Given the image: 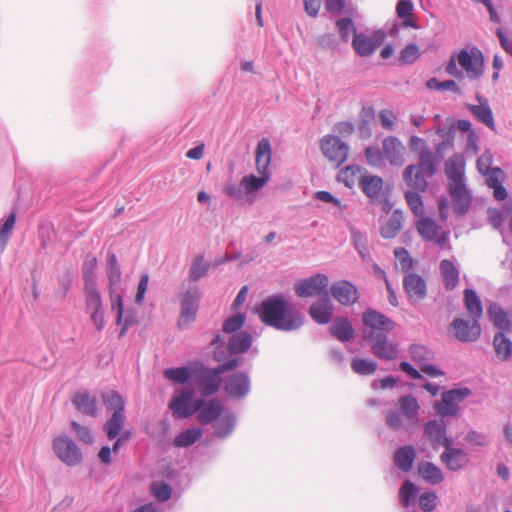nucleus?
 <instances>
[{"mask_svg": "<svg viewBox=\"0 0 512 512\" xmlns=\"http://www.w3.org/2000/svg\"><path fill=\"white\" fill-rule=\"evenodd\" d=\"M259 315L264 324L278 330H296L303 324V317L282 294L266 298Z\"/></svg>", "mask_w": 512, "mask_h": 512, "instance_id": "obj_1", "label": "nucleus"}, {"mask_svg": "<svg viewBox=\"0 0 512 512\" xmlns=\"http://www.w3.org/2000/svg\"><path fill=\"white\" fill-rule=\"evenodd\" d=\"M445 71L458 79L462 78L463 72H465L468 79L477 80L484 74L483 53L477 47L453 52L445 66Z\"/></svg>", "mask_w": 512, "mask_h": 512, "instance_id": "obj_2", "label": "nucleus"}, {"mask_svg": "<svg viewBox=\"0 0 512 512\" xmlns=\"http://www.w3.org/2000/svg\"><path fill=\"white\" fill-rule=\"evenodd\" d=\"M108 290L111 310L116 312V324L122 325L119 336L122 337L127 329L134 323L133 317H124V304L121 294L118 292L121 283V271L115 254H109L108 258Z\"/></svg>", "mask_w": 512, "mask_h": 512, "instance_id": "obj_3", "label": "nucleus"}, {"mask_svg": "<svg viewBox=\"0 0 512 512\" xmlns=\"http://www.w3.org/2000/svg\"><path fill=\"white\" fill-rule=\"evenodd\" d=\"M241 360L232 358L216 368L201 367L197 376V386L203 396H211L218 392L221 387V375L239 366Z\"/></svg>", "mask_w": 512, "mask_h": 512, "instance_id": "obj_4", "label": "nucleus"}, {"mask_svg": "<svg viewBox=\"0 0 512 512\" xmlns=\"http://www.w3.org/2000/svg\"><path fill=\"white\" fill-rule=\"evenodd\" d=\"M437 163L419 161L406 166L402 173L404 183L415 191H426L427 179L435 175Z\"/></svg>", "mask_w": 512, "mask_h": 512, "instance_id": "obj_5", "label": "nucleus"}, {"mask_svg": "<svg viewBox=\"0 0 512 512\" xmlns=\"http://www.w3.org/2000/svg\"><path fill=\"white\" fill-rule=\"evenodd\" d=\"M193 390H183L179 395L174 396L170 403L169 409L176 418H187L192 416L204 404V399L193 400Z\"/></svg>", "mask_w": 512, "mask_h": 512, "instance_id": "obj_6", "label": "nucleus"}, {"mask_svg": "<svg viewBox=\"0 0 512 512\" xmlns=\"http://www.w3.org/2000/svg\"><path fill=\"white\" fill-rule=\"evenodd\" d=\"M52 448L59 460L68 466H76L82 462L83 456L80 448L69 437H55L52 440Z\"/></svg>", "mask_w": 512, "mask_h": 512, "instance_id": "obj_7", "label": "nucleus"}, {"mask_svg": "<svg viewBox=\"0 0 512 512\" xmlns=\"http://www.w3.org/2000/svg\"><path fill=\"white\" fill-rule=\"evenodd\" d=\"M329 279L326 275L317 273L311 277L301 279L294 285L295 294L301 298L314 296H328Z\"/></svg>", "mask_w": 512, "mask_h": 512, "instance_id": "obj_8", "label": "nucleus"}, {"mask_svg": "<svg viewBox=\"0 0 512 512\" xmlns=\"http://www.w3.org/2000/svg\"><path fill=\"white\" fill-rule=\"evenodd\" d=\"M362 320L366 327L365 337L369 340L380 336L381 332H389L394 328V323L390 318L375 310L369 309L363 313Z\"/></svg>", "mask_w": 512, "mask_h": 512, "instance_id": "obj_9", "label": "nucleus"}, {"mask_svg": "<svg viewBox=\"0 0 512 512\" xmlns=\"http://www.w3.org/2000/svg\"><path fill=\"white\" fill-rule=\"evenodd\" d=\"M321 150L324 156L337 167L348 159V145L337 136H325L321 140Z\"/></svg>", "mask_w": 512, "mask_h": 512, "instance_id": "obj_10", "label": "nucleus"}, {"mask_svg": "<svg viewBox=\"0 0 512 512\" xmlns=\"http://www.w3.org/2000/svg\"><path fill=\"white\" fill-rule=\"evenodd\" d=\"M86 311L98 331L104 327V311L102 297L96 286H84Z\"/></svg>", "mask_w": 512, "mask_h": 512, "instance_id": "obj_11", "label": "nucleus"}, {"mask_svg": "<svg viewBox=\"0 0 512 512\" xmlns=\"http://www.w3.org/2000/svg\"><path fill=\"white\" fill-rule=\"evenodd\" d=\"M200 294L197 287L191 288L185 292L181 299V313L177 325L180 329L186 328L196 319L199 307Z\"/></svg>", "mask_w": 512, "mask_h": 512, "instance_id": "obj_12", "label": "nucleus"}, {"mask_svg": "<svg viewBox=\"0 0 512 512\" xmlns=\"http://www.w3.org/2000/svg\"><path fill=\"white\" fill-rule=\"evenodd\" d=\"M471 394L469 388H458L445 391L441 400L436 403V410L443 416H454L458 412V404Z\"/></svg>", "mask_w": 512, "mask_h": 512, "instance_id": "obj_13", "label": "nucleus"}, {"mask_svg": "<svg viewBox=\"0 0 512 512\" xmlns=\"http://www.w3.org/2000/svg\"><path fill=\"white\" fill-rule=\"evenodd\" d=\"M416 230L427 241H433L439 246L447 243L449 232L441 230L440 226L430 217H420L416 222Z\"/></svg>", "mask_w": 512, "mask_h": 512, "instance_id": "obj_14", "label": "nucleus"}, {"mask_svg": "<svg viewBox=\"0 0 512 512\" xmlns=\"http://www.w3.org/2000/svg\"><path fill=\"white\" fill-rule=\"evenodd\" d=\"M410 354L413 361L419 365L423 373L430 377H440L444 375L443 371L431 364L434 355L426 346L419 344L412 345Z\"/></svg>", "mask_w": 512, "mask_h": 512, "instance_id": "obj_15", "label": "nucleus"}, {"mask_svg": "<svg viewBox=\"0 0 512 512\" xmlns=\"http://www.w3.org/2000/svg\"><path fill=\"white\" fill-rule=\"evenodd\" d=\"M385 35L383 32L378 31L372 35L363 33L355 34L352 40V46L355 52L366 57L371 55L384 41Z\"/></svg>", "mask_w": 512, "mask_h": 512, "instance_id": "obj_16", "label": "nucleus"}, {"mask_svg": "<svg viewBox=\"0 0 512 512\" xmlns=\"http://www.w3.org/2000/svg\"><path fill=\"white\" fill-rule=\"evenodd\" d=\"M451 326L453 327L455 337L462 342L476 341L481 334L480 324L474 318H472V321L456 318Z\"/></svg>", "mask_w": 512, "mask_h": 512, "instance_id": "obj_17", "label": "nucleus"}, {"mask_svg": "<svg viewBox=\"0 0 512 512\" xmlns=\"http://www.w3.org/2000/svg\"><path fill=\"white\" fill-rule=\"evenodd\" d=\"M383 151L385 161L392 166H402L406 161V147L394 136H388L383 140Z\"/></svg>", "mask_w": 512, "mask_h": 512, "instance_id": "obj_18", "label": "nucleus"}, {"mask_svg": "<svg viewBox=\"0 0 512 512\" xmlns=\"http://www.w3.org/2000/svg\"><path fill=\"white\" fill-rule=\"evenodd\" d=\"M330 290L332 296L344 306H351L359 299L358 289L346 280L333 283Z\"/></svg>", "mask_w": 512, "mask_h": 512, "instance_id": "obj_19", "label": "nucleus"}, {"mask_svg": "<svg viewBox=\"0 0 512 512\" xmlns=\"http://www.w3.org/2000/svg\"><path fill=\"white\" fill-rule=\"evenodd\" d=\"M224 390L228 396L240 399L245 397L250 390V380L247 374L240 372L227 377Z\"/></svg>", "mask_w": 512, "mask_h": 512, "instance_id": "obj_20", "label": "nucleus"}, {"mask_svg": "<svg viewBox=\"0 0 512 512\" xmlns=\"http://www.w3.org/2000/svg\"><path fill=\"white\" fill-rule=\"evenodd\" d=\"M404 290L411 302H419L427 293L425 280L418 274L409 273L403 279Z\"/></svg>", "mask_w": 512, "mask_h": 512, "instance_id": "obj_21", "label": "nucleus"}, {"mask_svg": "<svg viewBox=\"0 0 512 512\" xmlns=\"http://www.w3.org/2000/svg\"><path fill=\"white\" fill-rule=\"evenodd\" d=\"M449 193L459 213H465L471 203V196L466 189L464 179L450 181Z\"/></svg>", "mask_w": 512, "mask_h": 512, "instance_id": "obj_22", "label": "nucleus"}, {"mask_svg": "<svg viewBox=\"0 0 512 512\" xmlns=\"http://www.w3.org/2000/svg\"><path fill=\"white\" fill-rule=\"evenodd\" d=\"M333 310L330 299L324 296L310 306L309 315L317 324L324 325L331 321Z\"/></svg>", "mask_w": 512, "mask_h": 512, "instance_id": "obj_23", "label": "nucleus"}, {"mask_svg": "<svg viewBox=\"0 0 512 512\" xmlns=\"http://www.w3.org/2000/svg\"><path fill=\"white\" fill-rule=\"evenodd\" d=\"M446 427L443 420L440 421H429L426 423L424 433L428 439L432 442L433 446L437 448L442 445L445 448H449L452 444L451 440L445 437Z\"/></svg>", "mask_w": 512, "mask_h": 512, "instance_id": "obj_24", "label": "nucleus"}, {"mask_svg": "<svg viewBox=\"0 0 512 512\" xmlns=\"http://www.w3.org/2000/svg\"><path fill=\"white\" fill-rule=\"evenodd\" d=\"M223 412V404L220 400L214 398L209 401L204 400V404L197 410V420L201 424L207 425L217 420Z\"/></svg>", "mask_w": 512, "mask_h": 512, "instance_id": "obj_25", "label": "nucleus"}, {"mask_svg": "<svg viewBox=\"0 0 512 512\" xmlns=\"http://www.w3.org/2000/svg\"><path fill=\"white\" fill-rule=\"evenodd\" d=\"M255 161L259 175L270 174L271 145L267 138H263L258 142L255 152Z\"/></svg>", "mask_w": 512, "mask_h": 512, "instance_id": "obj_26", "label": "nucleus"}, {"mask_svg": "<svg viewBox=\"0 0 512 512\" xmlns=\"http://www.w3.org/2000/svg\"><path fill=\"white\" fill-rule=\"evenodd\" d=\"M408 146L418 156L419 161L438 162L436 154L430 149L425 139L411 136L408 140Z\"/></svg>", "mask_w": 512, "mask_h": 512, "instance_id": "obj_27", "label": "nucleus"}, {"mask_svg": "<svg viewBox=\"0 0 512 512\" xmlns=\"http://www.w3.org/2000/svg\"><path fill=\"white\" fill-rule=\"evenodd\" d=\"M443 285L446 290H453L459 282L460 272L455 264L449 259H443L439 265Z\"/></svg>", "mask_w": 512, "mask_h": 512, "instance_id": "obj_28", "label": "nucleus"}, {"mask_svg": "<svg viewBox=\"0 0 512 512\" xmlns=\"http://www.w3.org/2000/svg\"><path fill=\"white\" fill-rule=\"evenodd\" d=\"M72 403L75 408L88 416L95 417L97 415V399L87 392H80L74 395Z\"/></svg>", "mask_w": 512, "mask_h": 512, "instance_id": "obj_29", "label": "nucleus"}, {"mask_svg": "<svg viewBox=\"0 0 512 512\" xmlns=\"http://www.w3.org/2000/svg\"><path fill=\"white\" fill-rule=\"evenodd\" d=\"M373 340L374 343L372 345L373 353L382 359L391 360L397 356L398 349L395 344L388 341L385 336H377Z\"/></svg>", "mask_w": 512, "mask_h": 512, "instance_id": "obj_30", "label": "nucleus"}, {"mask_svg": "<svg viewBox=\"0 0 512 512\" xmlns=\"http://www.w3.org/2000/svg\"><path fill=\"white\" fill-rule=\"evenodd\" d=\"M441 461L451 471H457L461 469L467 462L466 454L461 449L446 448L441 455Z\"/></svg>", "mask_w": 512, "mask_h": 512, "instance_id": "obj_31", "label": "nucleus"}, {"mask_svg": "<svg viewBox=\"0 0 512 512\" xmlns=\"http://www.w3.org/2000/svg\"><path fill=\"white\" fill-rule=\"evenodd\" d=\"M416 458V451L413 446L406 445L398 448L394 454V463L402 471L411 470Z\"/></svg>", "mask_w": 512, "mask_h": 512, "instance_id": "obj_32", "label": "nucleus"}, {"mask_svg": "<svg viewBox=\"0 0 512 512\" xmlns=\"http://www.w3.org/2000/svg\"><path fill=\"white\" fill-rule=\"evenodd\" d=\"M403 221V213L400 211H394L387 221L381 226V236L386 239L395 238L402 228Z\"/></svg>", "mask_w": 512, "mask_h": 512, "instance_id": "obj_33", "label": "nucleus"}, {"mask_svg": "<svg viewBox=\"0 0 512 512\" xmlns=\"http://www.w3.org/2000/svg\"><path fill=\"white\" fill-rule=\"evenodd\" d=\"M330 332L341 342L350 341L354 336V329L347 318H336L330 326Z\"/></svg>", "mask_w": 512, "mask_h": 512, "instance_id": "obj_34", "label": "nucleus"}, {"mask_svg": "<svg viewBox=\"0 0 512 512\" xmlns=\"http://www.w3.org/2000/svg\"><path fill=\"white\" fill-rule=\"evenodd\" d=\"M465 160L462 155L455 154L445 163V173L450 181L464 178Z\"/></svg>", "mask_w": 512, "mask_h": 512, "instance_id": "obj_35", "label": "nucleus"}, {"mask_svg": "<svg viewBox=\"0 0 512 512\" xmlns=\"http://www.w3.org/2000/svg\"><path fill=\"white\" fill-rule=\"evenodd\" d=\"M493 347L496 356L501 361H506L512 356V342L502 332L496 333L493 339Z\"/></svg>", "mask_w": 512, "mask_h": 512, "instance_id": "obj_36", "label": "nucleus"}, {"mask_svg": "<svg viewBox=\"0 0 512 512\" xmlns=\"http://www.w3.org/2000/svg\"><path fill=\"white\" fill-rule=\"evenodd\" d=\"M418 474L425 481L431 484H439L444 476L439 467L431 462H422L418 465Z\"/></svg>", "mask_w": 512, "mask_h": 512, "instance_id": "obj_37", "label": "nucleus"}, {"mask_svg": "<svg viewBox=\"0 0 512 512\" xmlns=\"http://www.w3.org/2000/svg\"><path fill=\"white\" fill-rule=\"evenodd\" d=\"M363 179L362 169L359 166L351 165L342 169L338 174V180L343 182L345 186L353 188L355 185L360 186Z\"/></svg>", "mask_w": 512, "mask_h": 512, "instance_id": "obj_38", "label": "nucleus"}, {"mask_svg": "<svg viewBox=\"0 0 512 512\" xmlns=\"http://www.w3.org/2000/svg\"><path fill=\"white\" fill-rule=\"evenodd\" d=\"M465 308L474 319H479L483 313L482 302L476 292L472 289L464 290Z\"/></svg>", "mask_w": 512, "mask_h": 512, "instance_id": "obj_39", "label": "nucleus"}, {"mask_svg": "<svg viewBox=\"0 0 512 512\" xmlns=\"http://www.w3.org/2000/svg\"><path fill=\"white\" fill-rule=\"evenodd\" d=\"M360 187L368 197L377 198L382 192L383 180L381 177L376 175L363 176V179L360 182Z\"/></svg>", "mask_w": 512, "mask_h": 512, "instance_id": "obj_40", "label": "nucleus"}, {"mask_svg": "<svg viewBox=\"0 0 512 512\" xmlns=\"http://www.w3.org/2000/svg\"><path fill=\"white\" fill-rule=\"evenodd\" d=\"M102 401L107 410L112 413L124 414L125 401L116 391L110 390L102 394Z\"/></svg>", "mask_w": 512, "mask_h": 512, "instance_id": "obj_41", "label": "nucleus"}, {"mask_svg": "<svg viewBox=\"0 0 512 512\" xmlns=\"http://www.w3.org/2000/svg\"><path fill=\"white\" fill-rule=\"evenodd\" d=\"M470 111L473 115L488 128L495 129V121L493 113L487 102L480 103L479 105H471Z\"/></svg>", "mask_w": 512, "mask_h": 512, "instance_id": "obj_42", "label": "nucleus"}, {"mask_svg": "<svg viewBox=\"0 0 512 512\" xmlns=\"http://www.w3.org/2000/svg\"><path fill=\"white\" fill-rule=\"evenodd\" d=\"M252 344V336L248 332H241L231 337L228 342V349L231 353H243L247 351Z\"/></svg>", "mask_w": 512, "mask_h": 512, "instance_id": "obj_43", "label": "nucleus"}, {"mask_svg": "<svg viewBox=\"0 0 512 512\" xmlns=\"http://www.w3.org/2000/svg\"><path fill=\"white\" fill-rule=\"evenodd\" d=\"M398 406L403 415L409 420H414L420 409L418 401L411 395L400 397L398 399Z\"/></svg>", "mask_w": 512, "mask_h": 512, "instance_id": "obj_44", "label": "nucleus"}, {"mask_svg": "<svg viewBox=\"0 0 512 512\" xmlns=\"http://www.w3.org/2000/svg\"><path fill=\"white\" fill-rule=\"evenodd\" d=\"M124 422V414L112 413L111 418L103 426V430L105 431L108 439L112 440L121 434Z\"/></svg>", "mask_w": 512, "mask_h": 512, "instance_id": "obj_45", "label": "nucleus"}, {"mask_svg": "<svg viewBox=\"0 0 512 512\" xmlns=\"http://www.w3.org/2000/svg\"><path fill=\"white\" fill-rule=\"evenodd\" d=\"M270 179V174L260 175L256 177L252 174L246 175L242 178L240 185L244 188L247 194H252L260 190Z\"/></svg>", "mask_w": 512, "mask_h": 512, "instance_id": "obj_46", "label": "nucleus"}, {"mask_svg": "<svg viewBox=\"0 0 512 512\" xmlns=\"http://www.w3.org/2000/svg\"><path fill=\"white\" fill-rule=\"evenodd\" d=\"M202 435L200 428L194 427L189 428L179 433L174 439V446L176 447H188L194 444Z\"/></svg>", "mask_w": 512, "mask_h": 512, "instance_id": "obj_47", "label": "nucleus"}, {"mask_svg": "<svg viewBox=\"0 0 512 512\" xmlns=\"http://www.w3.org/2000/svg\"><path fill=\"white\" fill-rule=\"evenodd\" d=\"M209 264L205 261L203 255H196L189 269V280L191 282L198 281L208 272Z\"/></svg>", "mask_w": 512, "mask_h": 512, "instance_id": "obj_48", "label": "nucleus"}, {"mask_svg": "<svg viewBox=\"0 0 512 512\" xmlns=\"http://www.w3.org/2000/svg\"><path fill=\"white\" fill-rule=\"evenodd\" d=\"M488 316L495 326L502 330L510 328L508 314L499 306L491 305L488 309Z\"/></svg>", "mask_w": 512, "mask_h": 512, "instance_id": "obj_49", "label": "nucleus"}, {"mask_svg": "<svg viewBox=\"0 0 512 512\" xmlns=\"http://www.w3.org/2000/svg\"><path fill=\"white\" fill-rule=\"evenodd\" d=\"M420 192L421 191L410 189L404 193L409 208L411 209L412 213L419 218L424 215V204L422 197L419 194Z\"/></svg>", "mask_w": 512, "mask_h": 512, "instance_id": "obj_50", "label": "nucleus"}, {"mask_svg": "<svg viewBox=\"0 0 512 512\" xmlns=\"http://www.w3.org/2000/svg\"><path fill=\"white\" fill-rule=\"evenodd\" d=\"M234 427V415L230 413L224 414L214 425L215 434L221 438L227 437L233 431Z\"/></svg>", "mask_w": 512, "mask_h": 512, "instance_id": "obj_51", "label": "nucleus"}, {"mask_svg": "<svg viewBox=\"0 0 512 512\" xmlns=\"http://www.w3.org/2000/svg\"><path fill=\"white\" fill-rule=\"evenodd\" d=\"M97 268L96 257H87L83 265L84 286H96L95 276Z\"/></svg>", "mask_w": 512, "mask_h": 512, "instance_id": "obj_52", "label": "nucleus"}, {"mask_svg": "<svg viewBox=\"0 0 512 512\" xmlns=\"http://www.w3.org/2000/svg\"><path fill=\"white\" fill-rule=\"evenodd\" d=\"M163 374L168 380L172 382L184 384L189 380L191 371L187 367H179L166 369L164 370Z\"/></svg>", "mask_w": 512, "mask_h": 512, "instance_id": "obj_53", "label": "nucleus"}, {"mask_svg": "<svg viewBox=\"0 0 512 512\" xmlns=\"http://www.w3.org/2000/svg\"><path fill=\"white\" fill-rule=\"evenodd\" d=\"M150 491L160 502L169 500L172 493L171 486L163 481L153 482L150 486Z\"/></svg>", "mask_w": 512, "mask_h": 512, "instance_id": "obj_54", "label": "nucleus"}, {"mask_svg": "<svg viewBox=\"0 0 512 512\" xmlns=\"http://www.w3.org/2000/svg\"><path fill=\"white\" fill-rule=\"evenodd\" d=\"M367 163L372 167H382L385 164L384 151L378 147H367L365 149Z\"/></svg>", "mask_w": 512, "mask_h": 512, "instance_id": "obj_55", "label": "nucleus"}, {"mask_svg": "<svg viewBox=\"0 0 512 512\" xmlns=\"http://www.w3.org/2000/svg\"><path fill=\"white\" fill-rule=\"evenodd\" d=\"M336 27L341 39L348 42L351 35H355L356 27L350 18H341L336 21Z\"/></svg>", "mask_w": 512, "mask_h": 512, "instance_id": "obj_56", "label": "nucleus"}, {"mask_svg": "<svg viewBox=\"0 0 512 512\" xmlns=\"http://www.w3.org/2000/svg\"><path fill=\"white\" fill-rule=\"evenodd\" d=\"M429 89L434 90H450L454 93L461 94L459 85L454 80L438 81L436 78H431L426 83Z\"/></svg>", "mask_w": 512, "mask_h": 512, "instance_id": "obj_57", "label": "nucleus"}, {"mask_svg": "<svg viewBox=\"0 0 512 512\" xmlns=\"http://www.w3.org/2000/svg\"><path fill=\"white\" fill-rule=\"evenodd\" d=\"M421 56L419 47L416 44L406 45L400 52L399 60L402 64H411Z\"/></svg>", "mask_w": 512, "mask_h": 512, "instance_id": "obj_58", "label": "nucleus"}, {"mask_svg": "<svg viewBox=\"0 0 512 512\" xmlns=\"http://www.w3.org/2000/svg\"><path fill=\"white\" fill-rule=\"evenodd\" d=\"M354 372L360 375H371L376 371V364L365 359H354L351 363Z\"/></svg>", "mask_w": 512, "mask_h": 512, "instance_id": "obj_59", "label": "nucleus"}, {"mask_svg": "<svg viewBox=\"0 0 512 512\" xmlns=\"http://www.w3.org/2000/svg\"><path fill=\"white\" fill-rule=\"evenodd\" d=\"M416 486L409 480H406L399 491V496L404 507H409L411 499L416 496Z\"/></svg>", "mask_w": 512, "mask_h": 512, "instance_id": "obj_60", "label": "nucleus"}, {"mask_svg": "<svg viewBox=\"0 0 512 512\" xmlns=\"http://www.w3.org/2000/svg\"><path fill=\"white\" fill-rule=\"evenodd\" d=\"M245 322V316L243 314H236L223 323V331L225 333H233L239 330Z\"/></svg>", "mask_w": 512, "mask_h": 512, "instance_id": "obj_61", "label": "nucleus"}, {"mask_svg": "<svg viewBox=\"0 0 512 512\" xmlns=\"http://www.w3.org/2000/svg\"><path fill=\"white\" fill-rule=\"evenodd\" d=\"M437 496L433 492L422 493L419 497V506L425 512H431L436 507Z\"/></svg>", "mask_w": 512, "mask_h": 512, "instance_id": "obj_62", "label": "nucleus"}, {"mask_svg": "<svg viewBox=\"0 0 512 512\" xmlns=\"http://www.w3.org/2000/svg\"><path fill=\"white\" fill-rule=\"evenodd\" d=\"M394 255L397 261L399 262L402 270L408 271L412 268L413 260L405 248H396L394 250Z\"/></svg>", "mask_w": 512, "mask_h": 512, "instance_id": "obj_63", "label": "nucleus"}, {"mask_svg": "<svg viewBox=\"0 0 512 512\" xmlns=\"http://www.w3.org/2000/svg\"><path fill=\"white\" fill-rule=\"evenodd\" d=\"M352 240L361 257L366 258L369 255V250L365 237L359 231L354 229L352 230Z\"/></svg>", "mask_w": 512, "mask_h": 512, "instance_id": "obj_64", "label": "nucleus"}]
</instances>
